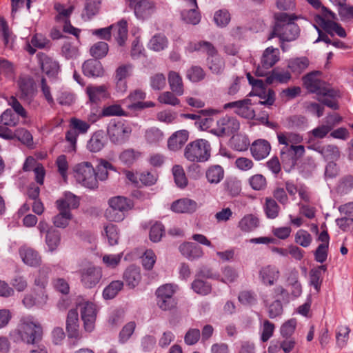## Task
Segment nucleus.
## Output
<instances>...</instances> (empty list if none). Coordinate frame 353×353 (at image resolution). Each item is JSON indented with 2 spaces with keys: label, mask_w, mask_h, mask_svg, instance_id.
I'll use <instances>...</instances> for the list:
<instances>
[{
  "label": "nucleus",
  "mask_w": 353,
  "mask_h": 353,
  "mask_svg": "<svg viewBox=\"0 0 353 353\" xmlns=\"http://www.w3.org/2000/svg\"><path fill=\"white\" fill-rule=\"evenodd\" d=\"M132 131V127L122 121H112L107 128V133L110 141L117 145L126 142Z\"/></svg>",
  "instance_id": "7"
},
{
  "label": "nucleus",
  "mask_w": 353,
  "mask_h": 353,
  "mask_svg": "<svg viewBox=\"0 0 353 353\" xmlns=\"http://www.w3.org/2000/svg\"><path fill=\"white\" fill-rule=\"evenodd\" d=\"M83 74L88 77H99L103 74V68L100 61L89 59L82 66Z\"/></svg>",
  "instance_id": "27"
},
{
  "label": "nucleus",
  "mask_w": 353,
  "mask_h": 353,
  "mask_svg": "<svg viewBox=\"0 0 353 353\" xmlns=\"http://www.w3.org/2000/svg\"><path fill=\"white\" fill-rule=\"evenodd\" d=\"M189 132L185 130L175 132L168 140V147L172 151L180 150L187 142Z\"/></svg>",
  "instance_id": "22"
},
{
  "label": "nucleus",
  "mask_w": 353,
  "mask_h": 353,
  "mask_svg": "<svg viewBox=\"0 0 353 353\" xmlns=\"http://www.w3.org/2000/svg\"><path fill=\"white\" fill-rule=\"evenodd\" d=\"M102 115L104 117L125 116V112L120 105L113 104L103 109Z\"/></svg>",
  "instance_id": "64"
},
{
  "label": "nucleus",
  "mask_w": 353,
  "mask_h": 353,
  "mask_svg": "<svg viewBox=\"0 0 353 353\" xmlns=\"http://www.w3.org/2000/svg\"><path fill=\"white\" fill-rule=\"evenodd\" d=\"M20 98L30 101L34 95L33 82L30 79L22 78L19 81Z\"/></svg>",
  "instance_id": "33"
},
{
  "label": "nucleus",
  "mask_w": 353,
  "mask_h": 353,
  "mask_svg": "<svg viewBox=\"0 0 353 353\" xmlns=\"http://www.w3.org/2000/svg\"><path fill=\"white\" fill-rule=\"evenodd\" d=\"M133 66L132 64H123L119 65L115 70L114 79L126 80L132 73Z\"/></svg>",
  "instance_id": "58"
},
{
  "label": "nucleus",
  "mask_w": 353,
  "mask_h": 353,
  "mask_svg": "<svg viewBox=\"0 0 353 353\" xmlns=\"http://www.w3.org/2000/svg\"><path fill=\"white\" fill-rule=\"evenodd\" d=\"M58 210L63 209L69 210L77 208L79 205V198L71 192H65L63 197L59 199L56 202Z\"/></svg>",
  "instance_id": "28"
},
{
  "label": "nucleus",
  "mask_w": 353,
  "mask_h": 353,
  "mask_svg": "<svg viewBox=\"0 0 353 353\" xmlns=\"http://www.w3.org/2000/svg\"><path fill=\"white\" fill-rule=\"evenodd\" d=\"M123 278L129 288H135L139 285L141 280L140 268L135 265L129 266L125 270Z\"/></svg>",
  "instance_id": "26"
},
{
  "label": "nucleus",
  "mask_w": 353,
  "mask_h": 353,
  "mask_svg": "<svg viewBox=\"0 0 353 353\" xmlns=\"http://www.w3.org/2000/svg\"><path fill=\"white\" fill-rule=\"evenodd\" d=\"M157 256L152 250H147L141 256L143 267L147 270H151L156 262Z\"/></svg>",
  "instance_id": "57"
},
{
  "label": "nucleus",
  "mask_w": 353,
  "mask_h": 353,
  "mask_svg": "<svg viewBox=\"0 0 353 353\" xmlns=\"http://www.w3.org/2000/svg\"><path fill=\"white\" fill-rule=\"evenodd\" d=\"M61 241L60 233L55 230H48L46 236V243L50 252H53L57 250L59 245Z\"/></svg>",
  "instance_id": "44"
},
{
  "label": "nucleus",
  "mask_w": 353,
  "mask_h": 353,
  "mask_svg": "<svg viewBox=\"0 0 353 353\" xmlns=\"http://www.w3.org/2000/svg\"><path fill=\"white\" fill-rule=\"evenodd\" d=\"M310 65L309 59L305 57L291 59L288 61V68L298 74L302 73Z\"/></svg>",
  "instance_id": "35"
},
{
  "label": "nucleus",
  "mask_w": 353,
  "mask_h": 353,
  "mask_svg": "<svg viewBox=\"0 0 353 353\" xmlns=\"http://www.w3.org/2000/svg\"><path fill=\"white\" fill-rule=\"evenodd\" d=\"M19 254L23 263L29 266L34 267L41 263V256L31 248L22 247L19 250Z\"/></svg>",
  "instance_id": "25"
},
{
  "label": "nucleus",
  "mask_w": 353,
  "mask_h": 353,
  "mask_svg": "<svg viewBox=\"0 0 353 353\" xmlns=\"http://www.w3.org/2000/svg\"><path fill=\"white\" fill-rule=\"evenodd\" d=\"M197 208V203L188 198L176 200L171 205V210L176 213L191 214L194 212Z\"/></svg>",
  "instance_id": "19"
},
{
  "label": "nucleus",
  "mask_w": 353,
  "mask_h": 353,
  "mask_svg": "<svg viewBox=\"0 0 353 353\" xmlns=\"http://www.w3.org/2000/svg\"><path fill=\"white\" fill-rule=\"evenodd\" d=\"M41 68L49 77H54L59 71V63L52 58L43 55L41 58Z\"/></svg>",
  "instance_id": "34"
},
{
  "label": "nucleus",
  "mask_w": 353,
  "mask_h": 353,
  "mask_svg": "<svg viewBox=\"0 0 353 353\" xmlns=\"http://www.w3.org/2000/svg\"><path fill=\"white\" fill-rule=\"evenodd\" d=\"M211 155L210 143L203 139L189 143L185 148L184 157L191 162H205Z\"/></svg>",
  "instance_id": "4"
},
{
  "label": "nucleus",
  "mask_w": 353,
  "mask_h": 353,
  "mask_svg": "<svg viewBox=\"0 0 353 353\" xmlns=\"http://www.w3.org/2000/svg\"><path fill=\"white\" fill-rule=\"evenodd\" d=\"M192 290L197 294L206 295L211 292V285L201 279H196L192 283Z\"/></svg>",
  "instance_id": "61"
},
{
  "label": "nucleus",
  "mask_w": 353,
  "mask_h": 353,
  "mask_svg": "<svg viewBox=\"0 0 353 353\" xmlns=\"http://www.w3.org/2000/svg\"><path fill=\"white\" fill-rule=\"evenodd\" d=\"M312 236L306 230H299L295 234V242L303 248L308 247L312 242Z\"/></svg>",
  "instance_id": "59"
},
{
  "label": "nucleus",
  "mask_w": 353,
  "mask_h": 353,
  "mask_svg": "<svg viewBox=\"0 0 353 353\" xmlns=\"http://www.w3.org/2000/svg\"><path fill=\"white\" fill-rule=\"evenodd\" d=\"M259 226V219L253 214H246L238 223V228L243 232H250Z\"/></svg>",
  "instance_id": "31"
},
{
  "label": "nucleus",
  "mask_w": 353,
  "mask_h": 353,
  "mask_svg": "<svg viewBox=\"0 0 353 353\" xmlns=\"http://www.w3.org/2000/svg\"><path fill=\"white\" fill-rule=\"evenodd\" d=\"M208 68L214 74L221 73L225 67V63L222 58L218 56V54L208 57Z\"/></svg>",
  "instance_id": "48"
},
{
  "label": "nucleus",
  "mask_w": 353,
  "mask_h": 353,
  "mask_svg": "<svg viewBox=\"0 0 353 353\" xmlns=\"http://www.w3.org/2000/svg\"><path fill=\"white\" fill-rule=\"evenodd\" d=\"M112 32L119 46H123L128 37L127 21L122 19L117 24L111 25Z\"/></svg>",
  "instance_id": "30"
},
{
  "label": "nucleus",
  "mask_w": 353,
  "mask_h": 353,
  "mask_svg": "<svg viewBox=\"0 0 353 353\" xmlns=\"http://www.w3.org/2000/svg\"><path fill=\"white\" fill-rule=\"evenodd\" d=\"M73 171L76 181L83 186L90 189L98 187L96 171L90 162L84 161L77 164Z\"/></svg>",
  "instance_id": "5"
},
{
  "label": "nucleus",
  "mask_w": 353,
  "mask_h": 353,
  "mask_svg": "<svg viewBox=\"0 0 353 353\" xmlns=\"http://www.w3.org/2000/svg\"><path fill=\"white\" fill-rule=\"evenodd\" d=\"M280 272L277 268L273 265L263 267L259 271V277L265 285H273L279 277Z\"/></svg>",
  "instance_id": "24"
},
{
  "label": "nucleus",
  "mask_w": 353,
  "mask_h": 353,
  "mask_svg": "<svg viewBox=\"0 0 353 353\" xmlns=\"http://www.w3.org/2000/svg\"><path fill=\"white\" fill-rule=\"evenodd\" d=\"M276 24L269 39L274 37H278L281 41H292L295 40L299 34V28L294 21L297 17L292 14H288L285 12L274 14Z\"/></svg>",
  "instance_id": "2"
},
{
  "label": "nucleus",
  "mask_w": 353,
  "mask_h": 353,
  "mask_svg": "<svg viewBox=\"0 0 353 353\" xmlns=\"http://www.w3.org/2000/svg\"><path fill=\"white\" fill-rule=\"evenodd\" d=\"M112 168L110 163L107 161H102L95 170L97 180L104 181L107 179L108 176V170L112 169Z\"/></svg>",
  "instance_id": "63"
},
{
  "label": "nucleus",
  "mask_w": 353,
  "mask_h": 353,
  "mask_svg": "<svg viewBox=\"0 0 353 353\" xmlns=\"http://www.w3.org/2000/svg\"><path fill=\"white\" fill-rule=\"evenodd\" d=\"M15 342L22 341L27 344H34L41 339L42 327L33 316H23L20 319L17 327L11 333Z\"/></svg>",
  "instance_id": "3"
},
{
  "label": "nucleus",
  "mask_w": 353,
  "mask_h": 353,
  "mask_svg": "<svg viewBox=\"0 0 353 353\" xmlns=\"http://www.w3.org/2000/svg\"><path fill=\"white\" fill-rule=\"evenodd\" d=\"M104 232L110 245H114L118 243L119 234L117 227L110 223L104 228Z\"/></svg>",
  "instance_id": "51"
},
{
  "label": "nucleus",
  "mask_w": 353,
  "mask_h": 353,
  "mask_svg": "<svg viewBox=\"0 0 353 353\" xmlns=\"http://www.w3.org/2000/svg\"><path fill=\"white\" fill-rule=\"evenodd\" d=\"M224 176V170L220 165H213L206 172V178L210 183H219Z\"/></svg>",
  "instance_id": "41"
},
{
  "label": "nucleus",
  "mask_w": 353,
  "mask_h": 353,
  "mask_svg": "<svg viewBox=\"0 0 353 353\" xmlns=\"http://www.w3.org/2000/svg\"><path fill=\"white\" fill-rule=\"evenodd\" d=\"M271 147L270 143L264 139L255 141L251 145L250 150L256 160H261L270 154Z\"/></svg>",
  "instance_id": "21"
},
{
  "label": "nucleus",
  "mask_w": 353,
  "mask_h": 353,
  "mask_svg": "<svg viewBox=\"0 0 353 353\" xmlns=\"http://www.w3.org/2000/svg\"><path fill=\"white\" fill-rule=\"evenodd\" d=\"M145 97L146 94L141 90L137 89L131 92L127 98V100L131 102V103L128 105V108L130 110L139 109L140 105H138V103H142V100H143Z\"/></svg>",
  "instance_id": "43"
},
{
  "label": "nucleus",
  "mask_w": 353,
  "mask_h": 353,
  "mask_svg": "<svg viewBox=\"0 0 353 353\" xmlns=\"http://www.w3.org/2000/svg\"><path fill=\"white\" fill-rule=\"evenodd\" d=\"M350 329L346 325H340L336 330V345L340 347H343L347 345L349 339Z\"/></svg>",
  "instance_id": "45"
},
{
  "label": "nucleus",
  "mask_w": 353,
  "mask_h": 353,
  "mask_svg": "<svg viewBox=\"0 0 353 353\" xmlns=\"http://www.w3.org/2000/svg\"><path fill=\"white\" fill-rule=\"evenodd\" d=\"M90 52L96 59L103 58L108 52V45L104 41L97 42L90 48Z\"/></svg>",
  "instance_id": "47"
},
{
  "label": "nucleus",
  "mask_w": 353,
  "mask_h": 353,
  "mask_svg": "<svg viewBox=\"0 0 353 353\" xmlns=\"http://www.w3.org/2000/svg\"><path fill=\"white\" fill-rule=\"evenodd\" d=\"M264 212L268 219H274L279 216L280 207L274 199L267 197L265 199Z\"/></svg>",
  "instance_id": "39"
},
{
  "label": "nucleus",
  "mask_w": 353,
  "mask_h": 353,
  "mask_svg": "<svg viewBox=\"0 0 353 353\" xmlns=\"http://www.w3.org/2000/svg\"><path fill=\"white\" fill-rule=\"evenodd\" d=\"M214 21L220 28L225 27L230 21V14L227 10H219L214 14Z\"/></svg>",
  "instance_id": "53"
},
{
  "label": "nucleus",
  "mask_w": 353,
  "mask_h": 353,
  "mask_svg": "<svg viewBox=\"0 0 353 353\" xmlns=\"http://www.w3.org/2000/svg\"><path fill=\"white\" fill-rule=\"evenodd\" d=\"M319 72H312L303 77V81L306 89L312 93L319 95H334V90L329 88L325 82L318 77Z\"/></svg>",
  "instance_id": "9"
},
{
  "label": "nucleus",
  "mask_w": 353,
  "mask_h": 353,
  "mask_svg": "<svg viewBox=\"0 0 353 353\" xmlns=\"http://www.w3.org/2000/svg\"><path fill=\"white\" fill-rule=\"evenodd\" d=\"M99 0H85V7L81 14L82 18L84 20H90L99 12Z\"/></svg>",
  "instance_id": "37"
},
{
  "label": "nucleus",
  "mask_w": 353,
  "mask_h": 353,
  "mask_svg": "<svg viewBox=\"0 0 353 353\" xmlns=\"http://www.w3.org/2000/svg\"><path fill=\"white\" fill-rule=\"evenodd\" d=\"M66 331L69 338L74 339V343L80 340L79 316L77 309H71L68 311L66 319Z\"/></svg>",
  "instance_id": "16"
},
{
  "label": "nucleus",
  "mask_w": 353,
  "mask_h": 353,
  "mask_svg": "<svg viewBox=\"0 0 353 353\" xmlns=\"http://www.w3.org/2000/svg\"><path fill=\"white\" fill-rule=\"evenodd\" d=\"M172 174L174 176L175 183L180 188H184L188 184V179L185 176L183 168L179 165H176L172 168Z\"/></svg>",
  "instance_id": "49"
},
{
  "label": "nucleus",
  "mask_w": 353,
  "mask_h": 353,
  "mask_svg": "<svg viewBox=\"0 0 353 353\" xmlns=\"http://www.w3.org/2000/svg\"><path fill=\"white\" fill-rule=\"evenodd\" d=\"M141 157V153L133 149L123 151L119 156L120 160L125 165H132Z\"/></svg>",
  "instance_id": "50"
},
{
  "label": "nucleus",
  "mask_w": 353,
  "mask_h": 353,
  "mask_svg": "<svg viewBox=\"0 0 353 353\" xmlns=\"http://www.w3.org/2000/svg\"><path fill=\"white\" fill-rule=\"evenodd\" d=\"M168 83L171 90L176 95L181 96L184 92L183 83L180 74L175 71L168 73Z\"/></svg>",
  "instance_id": "32"
},
{
  "label": "nucleus",
  "mask_w": 353,
  "mask_h": 353,
  "mask_svg": "<svg viewBox=\"0 0 353 353\" xmlns=\"http://www.w3.org/2000/svg\"><path fill=\"white\" fill-rule=\"evenodd\" d=\"M175 287L172 284H165L158 288L156 291L157 304L161 310L167 311L175 307Z\"/></svg>",
  "instance_id": "10"
},
{
  "label": "nucleus",
  "mask_w": 353,
  "mask_h": 353,
  "mask_svg": "<svg viewBox=\"0 0 353 353\" xmlns=\"http://www.w3.org/2000/svg\"><path fill=\"white\" fill-rule=\"evenodd\" d=\"M59 213L54 216L52 221L54 226L61 228H66L72 219V214L69 210H59Z\"/></svg>",
  "instance_id": "42"
},
{
  "label": "nucleus",
  "mask_w": 353,
  "mask_h": 353,
  "mask_svg": "<svg viewBox=\"0 0 353 353\" xmlns=\"http://www.w3.org/2000/svg\"><path fill=\"white\" fill-rule=\"evenodd\" d=\"M310 281L309 283L311 286H313L316 292H319L321 290L322 283V274L319 273V270H316L312 268L309 272Z\"/></svg>",
  "instance_id": "62"
},
{
  "label": "nucleus",
  "mask_w": 353,
  "mask_h": 353,
  "mask_svg": "<svg viewBox=\"0 0 353 353\" xmlns=\"http://www.w3.org/2000/svg\"><path fill=\"white\" fill-rule=\"evenodd\" d=\"M309 149L314 150L320 153L326 161H337L340 157V152L337 146L334 145H311Z\"/></svg>",
  "instance_id": "20"
},
{
  "label": "nucleus",
  "mask_w": 353,
  "mask_h": 353,
  "mask_svg": "<svg viewBox=\"0 0 353 353\" xmlns=\"http://www.w3.org/2000/svg\"><path fill=\"white\" fill-rule=\"evenodd\" d=\"M277 139L279 143L284 145L281 150L283 163L294 166L305 152L303 145H298L303 141V137L296 132H285L277 133Z\"/></svg>",
  "instance_id": "1"
},
{
  "label": "nucleus",
  "mask_w": 353,
  "mask_h": 353,
  "mask_svg": "<svg viewBox=\"0 0 353 353\" xmlns=\"http://www.w3.org/2000/svg\"><path fill=\"white\" fill-rule=\"evenodd\" d=\"M239 128L240 123L236 118L225 116L217 121L216 128L210 132L218 137L230 136L238 132Z\"/></svg>",
  "instance_id": "11"
},
{
  "label": "nucleus",
  "mask_w": 353,
  "mask_h": 353,
  "mask_svg": "<svg viewBox=\"0 0 353 353\" xmlns=\"http://www.w3.org/2000/svg\"><path fill=\"white\" fill-rule=\"evenodd\" d=\"M106 143V138L103 130L96 131L92 134L90 139L87 143V149L92 152L96 153L101 151Z\"/></svg>",
  "instance_id": "23"
},
{
  "label": "nucleus",
  "mask_w": 353,
  "mask_h": 353,
  "mask_svg": "<svg viewBox=\"0 0 353 353\" xmlns=\"http://www.w3.org/2000/svg\"><path fill=\"white\" fill-rule=\"evenodd\" d=\"M79 273L81 283L87 288H94L102 277L101 269L92 265L81 268Z\"/></svg>",
  "instance_id": "12"
},
{
  "label": "nucleus",
  "mask_w": 353,
  "mask_h": 353,
  "mask_svg": "<svg viewBox=\"0 0 353 353\" xmlns=\"http://www.w3.org/2000/svg\"><path fill=\"white\" fill-rule=\"evenodd\" d=\"M130 6L137 18L144 19L154 12V3L149 0H130Z\"/></svg>",
  "instance_id": "17"
},
{
  "label": "nucleus",
  "mask_w": 353,
  "mask_h": 353,
  "mask_svg": "<svg viewBox=\"0 0 353 353\" xmlns=\"http://www.w3.org/2000/svg\"><path fill=\"white\" fill-rule=\"evenodd\" d=\"M172 91L163 92L158 97V101L163 104L175 106L180 103L179 99L175 96Z\"/></svg>",
  "instance_id": "60"
},
{
  "label": "nucleus",
  "mask_w": 353,
  "mask_h": 353,
  "mask_svg": "<svg viewBox=\"0 0 353 353\" xmlns=\"http://www.w3.org/2000/svg\"><path fill=\"white\" fill-rule=\"evenodd\" d=\"M205 72L203 70L196 65L190 67L186 72V77L192 82H199L203 80L205 77Z\"/></svg>",
  "instance_id": "52"
},
{
  "label": "nucleus",
  "mask_w": 353,
  "mask_h": 353,
  "mask_svg": "<svg viewBox=\"0 0 353 353\" xmlns=\"http://www.w3.org/2000/svg\"><path fill=\"white\" fill-rule=\"evenodd\" d=\"M106 87L105 85L92 86L90 85L86 88V93L89 97V99L92 103H97L105 97Z\"/></svg>",
  "instance_id": "38"
},
{
  "label": "nucleus",
  "mask_w": 353,
  "mask_h": 353,
  "mask_svg": "<svg viewBox=\"0 0 353 353\" xmlns=\"http://www.w3.org/2000/svg\"><path fill=\"white\" fill-rule=\"evenodd\" d=\"M123 283L121 281L111 282L103 290V296L105 299H113L123 288Z\"/></svg>",
  "instance_id": "46"
},
{
  "label": "nucleus",
  "mask_w": 353,
  "mask_h": 353,
  "mask_svg": "<svg viewBox=\"0 0 353 353\" xmlns=\"http://www.w3.org/2000/svg\"><path fill=\"white\" fill-rule=\"evenodd\" d=\"M77 309L80 311L85 331L88 332H92L95 327V321L97 315L96 305L92 302L81 299L77 303Z\"/></svg>",
  "instance_id": "8"
},
{
  "label": "nucleus",
  "mask_w": 353,
  "mask_h": 353,
  "mask_svg": "<svg viewBox=\"0 0 353 353\" xmlns=\"http://www.w3.org/2000/svg\"><path fill=\"white\" fill-rule=\"evenodd\" d=\"M181 254L190 261H194L203 256L202 248L192 242H185L179 248Z\"/></svg>",
  "instance_id": "18"
},
{
  "label": "nucleus",
  "mask_w": 353,
  "mask_h": 353,
  "mask_svg": "<svg viewBox=\"0 0 353 353\" xmlns=\"http://www.w3.org/2000/svg\"><path fill=\"white\" fill-rule=\"evenodd\" d=\"M280 59V52L278 48H267L262 55L261 65L256 70V74L259 77L266 75L265 70H268L275 65Z\"/></svg>",
  "instance_id": "13"
},
{
  "label": "nucleus",
  "mask_w": 353,
  "mask_h": 353,
  "mask_svg": "<svg viewBox=\"0 0 353 353\" xmlns=\"http://www.w3.org/2000/svg\"><path fill=\"white\" fill-rule=\"evenodd\" d=\"M168 44L167 39L161 34L154 35L149 42V47L154 51L163 50Z\"/></svg>",
  "instance_id": "54"
},
{
  "label": "nucleus",
  "mask_w": 353,
  "mask_h": 353,
  "mask_svg": "<svg viewBox=\"0 0 353 353\" xmlns=\"http://www.w3.org/2000/svg\"><path fill=\"white\" fill-rule=\"evenodd\" d=\"M181 17L185 22L192 25H196L201 21V14L198 11V7L183 9L181 12Z\"/></svg>",
  "instance_id": "40"
},
{
  "label": "nucleus",
  "mask_w": 353,
  "mask_h": 353,
  "mask_svg": "<svg viewBox=\"0 0 353 353\" xmlns=\"http://www.w3.org/2000/svg\"><path fill=\"white\" fill-rule=\"evenodd\" d=\"M249 183L254 190H263L267 186L265 177L260 174L252 176L249 179Z\"/></svg>",
  "instance_id": "56"
},
{
  "label": "nucleus",
  "mask_w": 353,
  "mask_h": 353,
  "mask_svg": "<svg viewBox=\"0 0 353 353\" xmlns=\"http://www.w3.org/2000/svg\"><path fill=\"white\" fill-rule=\"evenodd\" d=\"M187 50L192 52L194 51H201L205 52L208 57H213L218 54L215 47L208 41H202L196 43H190L187 46Z\"/></svg>",
  "instance_id": "29"
},
{
  "label": "nucleus",
  "mask_w": 353,
  "mask_h": 353,
  "mask_svg": "<svg viewBox=\"0 0 353 353\" xmlns=\"http://www.w3.org/2000/svg\"><path fill=\"white\" fill-rule=\"evenodd\" d=\"M48 296L46 290L33 289L30 292L25 294L22 303L26 308L37 307L42 308L46 305Z\"/></svg>",
  "instance_id": "14"
},
{
  "label": "nucleus",
  "mask_w": 353,
  "mask_h": 353,
  "mask_svg": "<svg viewBox=\"0 0 353 353\" xmlns=\"http://www.w3.org/2000/svg\"><path fill=\"white\" fill-rule=\"evenodd\" d=\"M250 105L251 100L246 99L225 103L223 108L224 109L235 108V113L239 116L245 119H253L255 114Z\"/></svg>",
  "instance_id": "15"
},
{
  "label": "nucleus",
  "mask_w": 353,
  "mask_h": 353,
  "mask_svg": "<svg viewBox=\"0 0 353 353\" xmlns=\"http://www.w3.org/2000/svg\"><path fill=\"white\" fill-rule=\"evenodd\" d=\"M144 137L148 144L156 145L163 139L164 134L160 129L152 127L145 130Z\"/></svg>",
  "instance_id": "36"
},
{
  "label": "nucleus",
  "mask_w": 353,
  "mask_h": 353,
  "mask_svg": "<svg viewBox=\"0 0 353 353\" xmlns=\"http://www.w3.org/2000/svg\"><path fill=\"white\" fill-rule=\"evenodd\" d=\"M108 204L110 208L106 210L105 216L111 221H122L125 212L132 207V203L130 199L121 196L110 199Z\"/></svg>",
  "instance_id": "6"
},
{
  "label": "nucleus",
  "mask_w": 353,
  "mask_h": 353,
  "mask_svg": "<svg viewBox=\"0 0 353 353\" xmlns=\"http://www.w3.org/2000/svg\"><path fill=\"white\" fill-rule=\"evenodd\" d=\"M0 122L7 126H15L19 123V117L13 113L12 110L7 109L0 117Z\"/></svg>",
  "instance_id": "55"
}]
</instances>
